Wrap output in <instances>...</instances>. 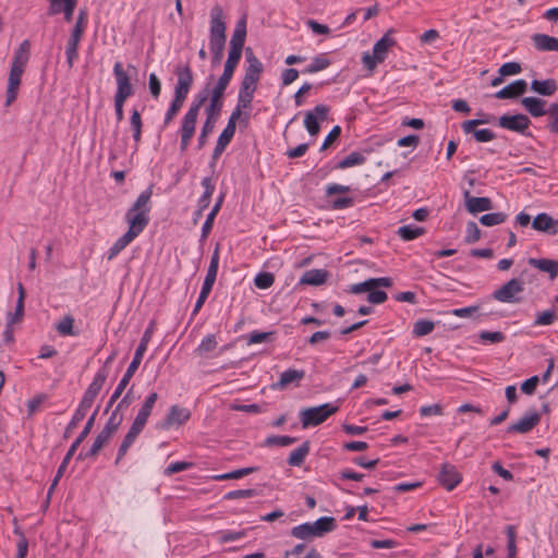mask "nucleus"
<instances>
[{
  "label": "nucleus",
  "mask_w": 558,
  "mask_h": 558,
  "mask_svg": "<svg viewBox=\"0 0 558 558\" xmlns=\"http://www.w3.org/2000/svg\"><path fill=\"white\" fill-rule=\"evenodd\" d=\"M337 523L332 517H322L315 522H306L292 527L291 535L298 539L308 541L314 537H323L325 534L335 531Z\"/></svg>",
  "instance_id": "6e6552de"
},
{
  "label": "nucleus",
  "mask_w": 558,
  "mask_h": 558,
  "mask_svg": "<svg viewBox=\"0 0 558 558\" xmlns=\"http://www.w3.org/2000/svg\"><path fill=\"white\" fill-rule=\"evenodd\" d=\"M524 290L523 281L520 278H512L493 292V298L501 303H519Z\"/></svg>",
  "instance_id": "ddd939ff"
},
{
  "label": "nucleus",
  "mask_w": 558,
  "mask_h": 558,
  "mask_svg": "<svg viewBox=\"0 0 558 558\" xmlns=\"http://www.w3.org/2000/svg\"><path fill=\"white\" fill-rule=\"evenodd\" d=\"M113 74L117 81V92L114 95V111L117 120L120 122L124 119L123 106L125 100L133 95V86L128 72L123 69L120 61L113 65Z\"/></svg>",
  "instance_id": "0eeeda50"
},
{
  "label": "nucleus",
  "mask_w": 558,
  "mask_h": 558,
  "mask_svg": "<svg viewBox=\"0 0 558 558\" xmlns=\"http://www.w3.org/2000/svg\"><path fill=\"white\" fill-rule=\"evenodd\" d=\"M31 54L29 40L25 39L21 43L19 48L15 50L12 65L25 69Z\"/></svg>",
  "instance_id": "e433bc0d"
},
{
  "label": "nucleus",
  "mask_w": 558,
  "mask_h": 558,
  "mask_svg": "<svg viewBox=\"0 0 558 558\" xmlns=\"http://www.w3.org/2000/svg\"><path fill=\"white\" fill-rule=\"evenodd\" d=\"M256 88V86L241 83L236 105L239 109L247 110L251 108Z\"/></svg>",
  "instance_id": "c9c22d12"
},
{
  "label": "nucleus",
  "mask_w": 558,
  "mask_h": 558,
  "mask_svg": "<svg viewBox=\"0 0 558 558\" xmlns=\"http://www.w3.org/2000/svg\"><path fill=\"white\" fill-rule=\"evenodd\" d=\"M208 98V90L207 88L203 89L201 93H198L195 98L193 99L189 110L184 114L181 128H180V149L181 151H185L190 141L194 136L197 117L199 113V110L202 106L205 104V101Z\"/></svg>",
  "instance_id": "423d86ee"
},
{
  "label": "nucleus",
  "mask_w": 558,
  "mask_h": 558,
  "mask_svg": "<svg viewBox=\"0 0 558 558\" xmlns=\"http://www.w3.org/2000/svg\"><path fill=\"white\" fill-rule=\"evenodd\" d=\"M526 89L527 83L524 80L520 78L498 90L495 94V97L498 99H512L525 94Z\"/></svg>",
  "instance_id": "393cba45"
},
{
  "label": "nucleus",
  "mask_w": 558,
  "mask_h": 558,
  "mask_svg": "<svg viewBox=\"0 0 558 558\" xmlns=\"http://www.w3.org/2000/svg\"><path fill=\"white\" fill-rule=\"evenodd\" d=\"M158 400V393L157 392H151L147 398L146 400L144 401V403L142 404L141 409L138 410V413L137 415L135 416L129 432L126 433V435L124 436L119 449H118V454H117V459L114 461L116 464H118L121 459L126 454L129 448L133 445V442L135 441V439L137 438V436L142 433V430L144 429L146 423H147V420L151 413V410L156 403V401Z\"/></svg>",
  "instance_id": "f03ea898"
},
{
  "label": "nucleus",
  "mask_w": 558,
  "mask_h": 558,
  "mask_svg": "<svg viewBox=\"0 0 558 558\" xmlns=\"http://www.w3.org/2000/svg\"><path fill=\"white\" fill-rule=\"evenodd\" d=\"M532 40L538 51H558V38L556 37L546 34H534Z\"/></svg>",
  "instance_id": "c756f323"
},
{
  "label": "nucleus",
  "mask_w": 558,
  "mask_h": 558,
  "mask_svg": "<svg viewBox=\"0 0 558 558\" xmlns=\"http://www.w3.org/2000/svg\"><path fill=\"white\" fill-rule=\"evenodd\" d=\"M527 263L541 271L547 272L551 280L558 276V260L548 258H530Z\"/></svg>",
  "instance_id": "7c9ffc66"
},
{
  "label": "nucleus",
  "mask_w": 558,
  "mask_h": 558,
  "mask_svg": "<svg viewBox=\"0 0 558 558\" xmlns=\"http://www.w3.org/2000/svg\"><path fill=\"white\" fill-rule=\"evenodd\" d=\"M330 108L326 105H316L313 110L306 111L304 126L311 136H316L320 131V122L328 118Z\"/></svg>",
  "instance_id": "4468645a"
},
{
  "label": "nucleus",
  "mask_w": 558,
  "mask_h": 558,
  "mask_svg": "<svg viewBox=\"0 0 558 558\" xmlns=\"http://www.w3.org/2000/svg\"><path fill=\"white\" fill-rule=\"evenodd\" d=\"M213 286H214L213 282H209V281L207 282L206 280H204L201 293L198 295V299H197L194 310L192 312V316L196 315L198 313V311L202 308L203 304L207 300V298L213 289Z\"/></svg>",
  "instance_id": "6e6d98bb"
},
{
  "label": "nucleus",
  "mask_w": 558,
  "mask_h": 558,
  "mask_svg": "<svg viewBox=\"0 0 558 558\" xmlns=\"http://www.w3.org/2000/svg\"><path fill=\"white\" fill-rule=\"evenodd\" d=\"M175 74L178 80L174 87V98L166 111L163 125H168L180 111L194 82L193 73L189 65L177 66Z\"/></svg>",
  "instance_id": "7ed1b4c3"
},
{
  "label": "nucleus",
  "mask_w": 558,
  "mask_h": 558,
  "mask_svg": "<svg viewBox=\"0 0 558 558\" xmlns=\"http://www.w3.org/2000/svg\"><path fill=\"white\" fill-rule=\"evenodd\" d=\"M153 196V185L144 190L128 209L125 221L129 225L128 232L138 236L149 223V213L151 209L150 198Z\"/></svg>",
  "instance_id": "f257e3e1"
},
{
  "label": "nucleus",
  "mask_w": 558,
  "mask_h": 558,
  "mask_svg": "<svg viewBox=\"0 0 558 558\" xmlns=\"http://www.w3.org/2000/svg\"><path fill=\"white\" fill-rule=\"evenodd\" d=\"M217 347V340L215 335H207L199 343L196 349V353L201 356L205 355L208 352H211Z\"/></svg>",
  "instance_id": "5fc2aeb1"
},
{
  "label": "nucleus",
  "mask_w": 558,
  "mask_h": 558,
  "mask_svg": "<svg viewBox=\"0 0 558 558\" xmlns=\"http://www.w3.org/2000/svg\"><path fill=\"white\" fill-rule=\"evenodd\" d=\"M480 339L483 341H489L490 343H500L506 339V336L501 331H488L484 330L480 332Z\"/></svg>",
  "instance_id": "e2e57ef3"
},
{
  "label": "nucleus",
  "mask_w": 558,
  "mask_h": 558,
  "mask_svg": "<svg viewBox=\"0 0 558 558\" xmlns=\"http://www.w3.org/2000/svg\"><path fill=\"white\" fill-rule=\"evenodd\" d=\"M123 421V415L119 414V411L113 410L108 421L105 424V427L101 429L102 433L112 437L117 430L119 429L121 423Z\"/></svg>",
  "instance_id": "a19ab883"
},
{
  "label": "nucleus",
  "mask_w": 558,
  "mask_h": 558,
  "mask_svg": "<svg viewBox=\"0 0 558 558\" xmlns=\"http://www.w3.org/2000/svg\"><path fill=\"white\" fill-rule=\"evenodd\" d=\"M245 58L247 66L245 68V73L241 83L257 87V83L264 70L263 63L250 47L245 49Z\"/></svg>",
  "instance_id": "2eb2a0df"
},
{
  "label": "nucleus",
  "mask_w": 558,
  "mask_h": 558,
  "mask_svg": "<svg viewBox=\"0 0 558 558\" xmlns=\"http://www.w3.org/2000/svg\"><path fill=\"white\" fill-rule=\"evenodd\" d=\"M74 318L71 315L64 316L56 326L58 332L62 336L76 335L73 330Z\"/></svg>",
  "instance_id": "603ef678"
},
{
  "label": "nucleus",
  "mask_w": 558,
  "mask_h": 558,
  "mask_svg": "<svg viewBox=\"0 0 558 558\" xmlns=\"http://www.w3.org/2000/svg\"><path fill=\"white\" fill-rule=\"evenodd\" d=\"M305 377V372L303 369H292L289 368L281 373L280 379L278 383L272 385L274 389H283L288 385L295 383L299 384Z\"/></svg>",
  "instance_id": "c85d7f7f"
},
{
  "label": "nucleus",
  "mask_w": 558,
  "mask_h": 558,
  "mask_svg": "<svg viewBox=\"0 0 558 558\" xmlns=\"http://www.w3.org/2000/svg\"><path fill=\"white\" fill-rule=\"evenodd\" d=\"M111 437L106 435L105 433L100 432L97 437L95 438L94 444L88 450L89 456H97L101 448L106 446L110 441Z\"/></svg>",
  "instance_id": "052dcab7"
},
{
  "label": "nucleus",
  "mask_w": 558,
  "mask_h": 558,
  "mask_svg": "<svg viewBox=\"0 0 558 558\" xmlns=\"http://www.w3.org/2000/svg\"><path fill=\"white\" fill-rule=\"evenodd\" d=\"M435 328V323L428 319H418L414 323L413 335L415 337H424L429 335Z\"/></svg>",
  "instance_id": "a18cd8bd"
},
{
  "label": "nucleus",
  "mask_w": 558,
  "mask_h": 558,
  "mask_svg": "<svg viewBox=\"0 0 558 558\" xmlns=\"http://www.w3.org/2000/svg\"><path fill=\"white\" fill-rule=\"evenodd\" d=\"M522 71L520 63L518 62H507L504 63L499 69V74L501 76L515 75Z\"/></svg>",
  "instance_id": "69168bd1"
},
{
  "label": "nucleus",
  "mask_w": 558,
  "mask_h": 558,
  "mask_svg": "<svg viewBox=\"0 0 558 558\" xmlns=\"http://www.w3.org/2000/svg\"><path fill=\"white\" fill-rule=\"evenodd\" d=\"M546 128L549 132L558 134V104H550L548 108V121Z\"/></svg>",
  "instance_id": "864d4df0"
},
{
  "label": "nucleus",
  "mask_w": 558,
  "mask_h": 558,
  "mask_svg": "<svg viewBox=\"0 0 558 558\" xmlns=\"http://www.w3.org/2000/svg\"><path fill=\"white\" fill-rule=\"evenodd\" d=\"M193 466V463L192 462H186V461H178V462H173V463H170L166 470H165V475H172L174 473H178V472H182V471H185V470H189L190 468Z\"/></svg>",
  "instance_id": "0e129e2a"
},
{
  "label": "nucleus",
  "mask_w": 558,
  "mask_h": 558,
  "mask_svg": "<svg viewBox=\"0 0 558 558\" xmlns=\"http://www.w3.org/2000/svg\"><path fill=\"white\" fill-rule=\"evenodd\" d=\"M206 120L202 125L201 133L197 138V148L202 149L206 143L209 134L214 131L215 123L218 120L220 112L211 108H205Z\"/></svg>",
  "instance_id": "412c9836"
},
{
  "label": "nucleus",
  "mask_w": 558,
  "mask_h": 558,
  "mask_svg": "<svg viewBox=\"0 0 558 558\" xmlns=\"http://www.w3.org/2000/svg\"><path fill=\"white\" fill-rule=\"evenodd\" d=\"M461 481L462 475L453 464L448 462L441 464L440 472L438 474V482L441 486L450 492L454 489Z\"/></svg>",
  "instance_id": "a211bd4d"
},
{
  "label": "nucleus",
  "mask_w": 558,
  "mask_h": 558,
  "mask_svg": "<svg viewBox=\"0 0 558 558\" xmlns=\"http://www.w3.org/2000/svg\"><path fill=\"white\" fill-rule=\"evenodd\" d=\"M463 197L465 199V208L470 214H477L493 209V202L489 197H475L470 194V191H464Z\"/></svg>",
  "instance_id": "5701e85b"
},
{
  "label": "nucleus",
  "mask_w": 558,
  "mask_h": 558,
  "mask_svg": "<svg viewBox=\"0 0 558 558\" xmlns=\"http://www.w3.org/2000/svg\"><path fill=\"white\" fill-rule=\"evenodd\" d=\"M507 220V215L505 213H489L480 217V222L486 227H494L497 225H501Z\"/></svg>",
  "instance_id": "c03bdc74"
},
{
  "label": "nucleus",
  "mask_w": 558,
  "mask_h": 558,
  "mask_svg": "<svg viewBox=\"0 0 558 558\" xmlns=\"http://www.w3.org/2000/svg\"><path fill=\"white\" fill-rule=\"evenodd\" d=\"M541 422V415L537 412H531L523 415L517 423L508 426V433L525 434L532 430Z\"/></svg>",
  "instance_id": "4be33fe9"
},
{
  "label": "nucleus",
  "mask_w": 558,
  "mask_h": 558,
  "mask_svg": "<svg viewBox=\"0 0 558 558\" xmlns=\"http://www.w3.org/2000/svg\"><path fill=\"white\" fill-rule=\"evenodd\" d=\"M488 122V119L466 120L461 124V128L465 134L472 133L477 142L486 143L495 140L496 134L489 129L475 130V128Z\"/></svg>",
  "instance_id": "f3484780"
},
{
  "label": "nucleus",
  "mask_w": 558,
  "mask_h": 558,
  "mask_svg": "<svg viewBox=\"0 0 558 558\" xmlns=\"http://www.w3.org/2000/svg\"><path fill=\"white\" fill-rule=\"evenodd\" d=\"M328 271L325 269H311L303 274L300 283L307 286H320L326 282Z\"/></svg>",
  "instance_id": "473e14b6"
},
{
  "label": "nucleus",
  "mask_w": 558,
  "mask_h": 558,
  "mask_svg": "<svg viewBox=\"0 0 558 558\" xmlns=\"http://www.w3.org/2000/svg\"><path fill=\"white\" fill-rule=\"evenodd\" d=\"M310 440H305L299 448L294 449L288 458L289 465L301 466L310 452Z\"/></svg>",
  "instance_id": "4c0bfd02"
},
{
  "label": "nucleus",
  "mask_w": 558,
  "mask_h": 558,
  "mask_svg": "<svg viewBox=\"0 0 558 558\" xmlns=\"http://www.w3.org/2000/svg\"><path fill=\"white\" fill-rule=\"evenodd\" d=\"M153 331H154V322H151L148 325V327L145 329V331L143 333V337H142V339H141V341H140L136 350H135V353H134L132 362L128 366L126 372L124 373L123 377L121 378L120 383L118 384L116 390L113 391V393L111 395V397H110V399L108 401V404H107V408H106V412L121 397L122 392L124 391V389L129 385L131 378L133 377V375L137 371L140 364L142 362V359H143V356H144V354H145V352L147 350L148 342L151 339Z\"/></svg>",
  "instance_id": "39448f33"
},
{
  "label": "nucleus",
  "mask_w": 558,
  "mask_h": 558,
  "mask_svg": "<svg viewBox=\"0 0 558 558\" xmlns=\"http://www.w3.org/2000/svg\"><path fill=\"white\" fill-rule=\"evenodd\" d=\"M226 23L223 10L216 4L210 10L209 48L213 54V63H220L226 46Z\"/></svg>",
  "instance_id": "20e7f679"
},
{
  "label": "nucleus",
  "mask_w": 558,
  "mask_h": 558,
  "mask_svg": "<svg viewBox=\"0 0 558 558\" xmlns=\"http://www.w3.org/2000/svg\"><path fill=\"white\" fill-rule=\"evenodd\" d=\"M246 39V16H242L235 24L233 34L229 43V52L227 61L239 64L244 43Z\"/></svg>",
  "instance_id": "9b49d317"
},
{
  "label": "nucleus",
  "mask_w": 558,
  "mask_h": 558,
  "mask_svg": "<svg viewBox=\"0 0 558 558\" xmlns=\"http://www.w3.org/2000/svg\"><path fill=\"white\" fill-rule=\"evenodd\" d=\"M259 471V466H248L243 469H238L228 473H223L220 475H216L214 478L217 481H226V480H238L243 476L250 475L254 472Z\"/></svg>",
  "instance_id": "79ce46f5"
},
{
  "label": "nucleus",
  "mask_w": 558,
  "mask_h": 558,
  "mask_svg": "<svg viewBox=\"0 0 558 558\" xmlns=\"http://www.w3.org/2000/svg\"><path fill=\"white\" fill-rule=\"evenodd\" d=\"M531 89L541 96H553L558 90V85L554 78L544 81L533 80Z\"/></svg>",
  "instance_id": "2f4dec72"
},
{
  "label": "nucleus",
  "mask_w": 558,
  "mask_h": 558,
  "mask_svg": "<svg viewBox=\"0 0 558 558\" xmlns=\"http://www.w3.org/2000/svg\"><path fill=\"white\" fill-rule=\"evenodd\" d=\"M339 408L331 403H324L318 407L303 409L300 412V421L303 428L317 426L335 414Z\"/></svg>",
  "instance_id": "9d476101"
},
{
  "label": "nucleus",
  "mask_w": 558,
  "mask_h": 558,
  "mask_svg": "<svg viewBox=\"0 0 558 558\" xmlns=\"http://www.w3.org/2000/svg\"><path fill=\"white\" fill-rule=\"evenodd\" d=\"M136 236L131 234L130 232H125L122 236H120L113 245L108 251L107 258L109 260L113 259L118 254L123 251Z\"/></svg>",
  "instance_id": "58836bf2"
},
{
  "label": "nucleus",
  "mask_w": 558,
  "mask_h": 558,
  "mask_svg": "<svg viewBox=\"0 0 558 558\" xmlns=\"http://www.w3.org/2000/svg\"><path fill=\"white\" fill-rule=\"evenodd\" d=\"M296 441L295 437L291 436H279V435H272L266 438L265 445L266 446H279V447H287Z\"/></svg>",
  "instance_id": "4d7b16f0"
},
{
  "label": "nucleus",
  "mask_w": 558,
  "mask_h": 558,
  "mask_svg": "<svg viewBox=\"0 0 558 558\" xmlns=\"http://www.w3.org/2000/svg\"><path fill=\"white\" fill-rule=\"evenodd\" d=\"M558 220H554L548 214L541 213L532 220V228L539 232H545L551 235L558 233Z\"/></svg>",
  "instance_id": "a878e982"
},
{
  "label": "nucleus",
  "mask_w": 558,
  "mask_h": 558,
  "mask_svg": "<svg viewBox=\"0 0 558 558\" xmlns=\"http://www.w3.org/2000/svg\"><path fill=\"white\" fill-rule=\"evenodd\" d=\"M366 161V157L359 153V151H352L344 159H342L336 168L338 169H345L357 165H363Z\"/></svg>",
  "instance_id": "37998d69"
},
{
  "label": "nucleus",
  "mask_w": 558,
  "mask_h": 558,
  "mask_svg": "<svg viewBox=\"0 0 558 558\" xmlns=\"http://www.w3.org/2000/svg\"><path fill=\"white\" fill-rule=\"evenodd\" d=\"M275 282V276L271 272L263 271L256 275L254 283L258 289H268Z\"/></svg>",
  "instance_id": "13d9d810"
},
{
  "label": "nucleus",
  "mask_w": 558,
  "mask_h": 558,
  "mask_svg": "<svg viewBox=\"0 0 558 558\" xmlns=\"http://www.w3.org/2000/svg\"><path fill=\"white\" fill-rule=\"evenodd\" d=\"M498 124L506 130L525 135L531 125V120L523 113L504 114L498 119Z\"/></svg>",
  "instance_id": "dca6fc26"
},
{
  "label": "nucleus",
  "mask_w": 558,
  "mask_h": 558,
  "mask_svg": "<svg viewBox=\"0 0 558 558\" xmlns=\"http://www.w3.org/2000/svg\"><path fill=\"white\" fill-rule=\"evenodd\" d=\"M190 416L191 413L187 409L181 408L177 404L171 405L161 427L169 428L172 425H182L190 418Z\"/></svg>",
  "instance_id": "b1692460"
},
{
  "label": "nucleus",
  "mask_w": 558,
  "mask_h": 558,
  "mask_svg": "<svg viewBox=\"0 0 558 558\" xmlns=\"http://www.w3.org/2000/svg\"><path fill=\"white\" fill-rule=\"evenodd\" d=\"M557 319L556 308L538 312L534 320V326H548Z\"/></svg>",
  "instance_id": "09e8293b"
},
{
  "label": "nucleus",
  "mask_w": 558,
  "mask_h": 558,
  "mask_svg": "<svg viewBox=\"0 0 558 558\" xmlns=\"http://www.w3.org/2000/svg\"><path fill=\"white\" fill-rule=\"evenodd\" d=\"M236 66L238 64L226 61L223 72L211 90L207 108L221 112L223 107V95L233 77Z\"/></svg>",
  "instance_id": "1a4fd4ad"
},
{
  "label": "nucleus",
  "mask_w": 558,
  "mask_h": 558,
  "mask_svg": "<svg viewBox=\"0 0 558 558\" xmlns=\"http://www.w3.org/2000/svg\"><path fill=\"white\" fill-rule=\"evenodd\" d=\"M254 496H257V490L253 489V488H248V489H236V490L228 492L223 498L228 499V500H232V499H240V498H251Z\"/></svg>",
  "instance_id": "680f3d73"
},
{
  "label": "nucleus",
  "mask_w": 558,
  "mask_h": 558,
  "mask_svg": "<svg viewBox=\"0 0 558 558\" xmlns=\"http://www.w3.org/2000/svg\"><path fill=\"white\" fill-rule=\"evenodd\" d=\"M425 233V229L423 227H416L412 225L402 226L398 229L397 234L403 241H412Z\"/></svg>",
  "instance_id": "ea45409f"
},
{
  "label": "nucleus",
  "mask_w": 558,
  "mask_h": 558,
  "mask_svg": "<svg viewBox=\"0 0 558 558\" xmlns=\"http://www.w3.org/2000/svg\"><path fill=\"white\" fill-rule=\"evenodd\" d=\"M274 335V331L262 332L254 330L246 337V343L251 345L256 343L269 342L272 341Z\"/></svg>",
  "instance_id": "8fccbe9b"
},
{
  "label": "nucleus",
  "mask_w": 558,
  "mask_h": 558,
  "mask_svg": "<svg viewBox=\"0 0 558 558\" xmlns=\"http://www.w3.org/2000/svg\"><path fill=\"white\" fill-rule=\"evenodd\" d=\"M108 377V369L107 368H100L93 381L89 384V386L87 387L86 391L84 392V396L77 407L76 410L81 411L82 413H84L86 415L87 411L90 409V407L93 405L96 397L98 396V393L100 392V390L102 389V386L106 381Z\"/></svg>",
  "instance_id": "f8f14e48"
},
{
  "label": "nucleus",
  "mask_w": 558,
  "mask_h": 558,
  "mask_svg": "<svg viewBox=\"0 0 558 558\" xmlns=\"http://www.w3.org/2000/svg\"><path fill=\"white\" fill-rule=\"evenodd\" d=\"M86 23H87V11H86V9H81L78 12L76 22L72 28V32L83 35L84 31H85Z\"/></svg>",
  "instance_id": "338daca9"
},
{
  "label": "nucleus",
  "mask_w": 558,
  "mask_h": 558,
  "mask_svg": "<svg viewBox=\"0 0 558 558\" xmlns=\"http://www.w3.org/2000/svg\"><path fill=\"white\" fill-rule=\"evenodd\" d=\"M506 534L508 538L507 543V549H508V558H517V545H515V526L514 525H507L506 526Z\"/></svg>",
  "instance_id": "3c124183"
},
{
  "label": "nucleus",
  "mask_w": 558,
  "mask_h": 558,
  "mask_svg": "<svg viewBox=\"0 0 558 558\" xmlns=\"http://www.w3.org/2000/svg\"><path fill=\"white\" fill-rule=\"evenodd\" d=\"M24 70L25 69L19 68L17 65H11L5 98L7 107L10 106L17 97V92Z\"/></svg>",
  "instance_id": "aec40b11"
},
{
  "label": "nucleus",
  "mask_w": 558,
  "mask_h": 558,
  "mask_svg": "<svg viewBox=\"0 0 558 558\" xmlns=\"http://www.w3.org/2000/svg\"><path fill=\"white\" fill-rule=\"evenodd\" d=\"M98 410H99V407H97L95 409L94 413L87 420L83 430L80 433L77 438L74 440V442L69 448L65 457L63 458V461L61 462V465H63L64 468H68V464H69L70 460L72 459L73 454L75 453V451L77 450L78 446L84 441V439L90 433V430L94 426Z\"/></svg>",
  "instance_id": "6ab92c4d"
},
{
  "label": "nucleus",
  "mask_w": 558,
  "mask_h": 558,
  "mask_svg": "<svg viewBox=\"0 0 558 558\" xmlns=\"http://www.w3.org/2000/svg\"><path fill=\"white\" fill-rule=\"evenodd\" d=\"M538 383H539V377L532 376L522 383L521 391L525 395H533L536 390Z\"/></svg>",
  "instance_id": "774afa93"
},
{
  "label": "nucleus",
  "mask_w": 558,
  "mask_h": 558,
  "mask_svg": "<svg viewBox=\"0 0 558 558\" xmlns=\"http://www.w3.org/2000/svg\"><path fill=\"white\" fill-rule=\"evenodd\" d=\"M481 239V230L476 222L469 221L466 223L464 242L468 244L475 243Z\"/></svg>",
  "instance_id": "bf43d9fd"
},
{
  "label": "nucleus",
  "mask_w": 558,
  "mask_h": 558,
  "mask_svg": "<svg viewBox=\"0 0 558 558\" xmlns=\"http://www.w3.org/2000/svg\"><path fill=\"white\" fill-rule=\"evenodd\" d=\"M83 35H80L77 33L71 32L70 38L68 39L66 47H65V54H66V62L69 65V69L73 68L74 61L78 57V45L81 41Z\"/></svg>",
  "instance_id": "72a5a7b5"
},
{
  "label": "nucleus",
  "mask_w": 558,
  "mask_h": 558,
  "mask_svg": "<svg viewBox=\"0 0 558 558\" xmlns=\"http://www.w3.org/2000/svg\"><path fill=\"white\" fill-rule=\"evenodd\" d=\"M521 104L532 117L537 118L548 114V109H545L546 101L544 99L537 97H524L522 98Z\"/></svg>",
  "instance_id": "bb28decb"
},
{
  "label": "nucleus",
  "mask_w": 558,
  "mask_h": 558,
  "mask_svg": "<svg viewBox=\"0 0 558 558\" xmlns=\"http://www.w3.org/2000/svg\"><path fill=\"white\" fill-rule=\"evenodd\" d=\"M219 266V248L214 250L205 280L215 283Z\"/></svg>",
  "instance_id": "de8ad7c7"
},
{
  "label": "nucleus",
  "mask_w": 558,
  "mask_h": 558,
  "mask_svg": "<svg viewBox=\"0 0 558 558\" xmlns=\"http://www.w3.org/2000/svg\"><path fill=\"white\" fill-rule=\"evenodd\" d=\"M235 132L230 130L229 128H225L221 134L218 137L216 147L213 151L211 162H216L221 154L225 151L226 147L229 145L231 140L233 138Z\"/></svg>",
  "instance_id": "f704fd0d"
},
{
  "label": "nucleus",
  "mask_w": 558,
  "mask_h": 558,
  "mask_svg": "<svg viewBox=\"0 0 558 558\" xmlns=\"http://www.w3.org/2000/svg\"><path fill=\"white\" fill-rule=\"evenodd\" d=\"M330 65V60L324 56L315 57L311 64H308L303 73L313 74L327 69Z\"/></svg>",
  "instance_id": "49530a36"
},
{
  "label": "nucleus",
  "mask_w": 558,
  "mask_h": 558,
  "mask_svg": "<svg viewBox=\"0 0 558 558\" xmlns=\"http://www.w3.org/2000/svg\"><path fill=\"white\" fill-rule=\"evenodd\" d=\"M393 29H389L373 47V52L376 54L377 60L384 61L391 47L396 45V40L391 37Z\"/></svg>",
  "instance_id": "cd10ccee"
}]
</instances>
